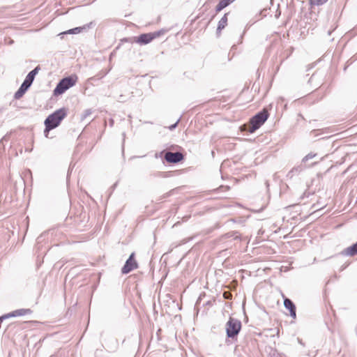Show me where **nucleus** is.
Instances as JSON below:
<instances>
[{"instance_id":"nucleus-6","label":"nucleus","mask_w":357,"mask_h":357,"mask_svg":"<svg viewBox=\"0 0 357 357\" xmlns=\"http://www.w3.org/2000/svg\"><path fill=\"white\" fill-rule=\"evenodd\" d=\"M137 263L135 259V253H132L122 268L121 271L123 274H127L132 270L137 268Z\"/></svg>"},{"instance_id":"nucleus-13","label":"nucleus","mask_w":357,"mask_h":357,"mask_svg":"<svg viewBox=\"0 0 357 357\" xmlns=\"http://www.w3.org/2000/svg\"><path fill=\"white\" fill-rule=\"evenodd\" d=\"M344 253L345 255L351 257L356 255L357 254V243L350 247H348L344 250Z\"/></svg>"},{"instance_id":"nucleus-17","label":"nucleus","mask_w":357,"mask_h":357,"mask_svg":"<svg viewBox=\"0 0 357 357\" xmlns=\"http://www.w3.org/2000/svg\"><path fill=\"white\" fill-rule=\"evenodd\" d=\"M223 297L225 298V299H231L232 298V294L231 292L229 291H225L223 293Z\"/></svg>"},{"instance_id":"nucleus-10","label":"nucleus","mask_w":357,"mask_h":357,"mask_svg":"<svg viewBox=\"0 0 357 357\" xmlns=\"http://www.w3.org/2000/svg\"><path fill=\"white\" fill-rule=\"evenodd\" d=\"M284 307L289 310L290 316L293 318H296V307L293 302L289 298H284Z\"/></svg>"},{"instance_id":"nucleus-1","label":"nucleus","mask_w":357,"mask_h":357,"mask_svg":"<svg viewBox=\"0 0 357 357\" xmlns=\"http://www.w3.org/2000/svg\"><path fill=\"white\" fill-rule=\"evenodd\" d=\"M66 116V109L61 108L47 116L44 123L45 126L44 133L46 137H48L50 131L58 127Z\"/></svg>"},{"instance_id":"nucleus-11","label":"nucleus","mask_w":357,"mask_h":357,"mask_svg":"<svg viewBox=\"0 0 357 357\" xmlns=\"http://www.w3.org/2000/svg\"><path fill=\"white\" fill-rule=\"evenodd\" d=\"M234 1L235 0H220L218 4L215 7L216 11H221L223 8L229 6L231 3L234 2Z\"/></svg>"},{"instance_id":"nucleus-15","label":"nucleus","mask_w":357,"mask_h":357,"mask_svg":"<svg viewBox=\"0 0 357 357\" xmlns=\"http://www.w3.org/2000/svg\"><path fill=\"white\" fill-rule=\"evenodd\" d=\"M80 31H81V28L80 27H77V28H75V29H69L68 31H65L63 33V34H73V33H79V32H80Z\"/></svg>"},{"instance_id":"nucleus-8","label":"nucleus","mask_w":357,"mask_h":357,"mask_svg":"<svg viewBox=\"0 0 357 357\" xmlns=\"http://www.w3.org/2000/svg\"><path fill=\"white\" fill-rule=\"evenodd\" d=\"M32 313V310L31 309H19L15 310L12 312H10L7 314L3 315L1 317L0 320H3V319L13 317H21L26 314H29Z\"/></svg>"},{"instance_id":"nucleus-3","label":"nucleus","mask_w":357,"mask_h":357,"mask_svg":"<svg viewBox=\"0 0 357 357\" xmlns=\"http://www.w3.org/2000/svg\"><path fill=\"white\" fill-rule=\"evenodd\" d=\"M168 31H169L168 29H162L160 30H158V31L153 32V33H142V34L139 35L138 37H135L134 38V42H135L139 45H146V44L150 43L154 39L164 36Z\"/></svg>"},{"instance_id":"nucleus-19","label":"nucleus","mask_w":357,"mask_h":357,"mask_svg":"<svg viewBox=\"0 0 357 357\" xmlns=\"http://www.w3.org/2000/svg\"><path fill=\"white\" fill-rule=\"evenodd\" d=\"M31 322L34 323V324L38 323V321H31Z\"/></svg>"},{"instance_id":"nucleus-12","label":"nucleus","mask_w":357,"mask_h":357,"mask_svg":"<svg viewBox=\"0 0 357 357\" xmlns=\"http://www.w3.org/2000/svg\"><path fill=\"white\" fill-rule=\"evenodd\" d=\"M227 14H225L218 22L217 28L218 33H220L221 31L225 28V26L227 25Z\"/></svg>"},{"instance_id":"nucleus-14","label":"nucleus","mask_w":357,"mask_h":357,"mask_svg":"<svg viewBox=\"0 0 357 357\" xmlns=\"http://www.w3.org/2000/svg\"><path fill=\"white\" fill-rule=\"evenodd\" d=\"M38 67H36L35 69H33V70H31L28 75L26 77V78H28L29 79L31 80V82H33L34 78H35V76L38 73Z\"/></svg>"},{"instance_id":"nucleus-18","label":"nucleus","mask_w":357,"mask_h":357,"mask_svg":"<svg viewBox=\"0 0 357 357\" xmlns=\"http://www.w3.org/2000/svg\"><path fill=\"white\" fill-rule=\"evenodd\" d=\"M241 130H246V125H243L241 126Z\"/></svg>"},{"instance_id":"nucleus-9","label":"nucleus","mask_w":357,"mask_h":357,"mask_svg":"<svg viewBox=\"0 0 357 357\" xmlns=\"http://www.w3.org/2000/svg\"><path fill=\"white\" fill-rule=\"evenodd\" d=\"M33 82H31L30 79H29L28 78L26 77L25 80L24 81V82L22 83V84L21 85L20 88L19 89V90L15 93V98L16 99H19L20 98L23 94L24 93V92L28 89V88L31 86V84H32Z\"/></svg>"},{"instance_id":"nucleus-7","label":"nucleus","mask_w":357,"mask_h":357,"mask_svg":"<svg viewBox=\"0 0 357 357\" xmlns=\"http://www.w3.org/2000/svg\"><path fill=\"white\" fill-rule=\"evenodd\" d=\"M165 159L169 163H176L183 160V155L179 152H167L165 155Z\"/></svg>"},{"instance_id":"nucleus-2","label":"nucleus","mask_w":357,"mask_h":357,"mask_svg":"<svg viewBox=\"0 0 357 357\" xmlns=\"http://www.w3.org/2000/svg\"><path fill=\"white\" fill-rule=\"evenodd\" d=\"M78 81V77L76 75H72L69 77L62 79L56 85L54 90V96L63 94L70 87L75 86Z\"/></svg>"},{"instance_id":"nucleus-16","label":"nucleus","mask_w":357,"mask_h":357,"mask_svg":"<svg viewBox=\"0 0 357 357\" xmlns=\"http://www.w3.org/2000/svg\"><path fill=\"white\" fill-rule=\"evenodd\" d=\"M328 0H310V2L312 5H322L325 3Z\"/></svg>"},{"instance_id":"nucleus-4","label":"nucleus","mask_w":357,"mask_h":357,"mask_svg":"<svg viewBox=\"0 0 357 357\" xmlns=\"http://www.w3.org/2000/svg\"><path fill=\"white\" fill-rule=\"evenodd\" d=\"M268 113L265 109L261 112L257 114L250 120V126L248 131L250 133L254 132L256 130L259 128L267 120Z\"/></svg>"},{"instance_id":"nucleus-5","label":"nucleus","mask_w":357,"mask_h":357,"mask_svg":"<svg viewBox=\"0 0 357 357\" xmlns=\"http://www.w3.org/2000/svg\"><path fill=\"white\" fill-rule=\"evenodd\" d=\"M241 323L238 320L230 317L226 324L227 335L229 337H234L237 335L241 331Z\"/></svg>"}]
</instances>
